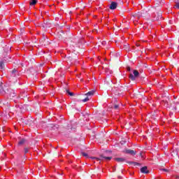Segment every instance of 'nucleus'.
I'll return each instance as SVG.
<instances>
[{"label": "nucleus", "mask_w": 179, "mask_h": 179, "mask_svg": "<svg viewBox=\"0 0 179 179\" xmlns=\"http://www.w3.org/2000/svg\"><path fill=\"white\" fill-rule=\"evenodd\" d=\"M165 107H167L168 108H171V110H175V111H177V106L176 105L178 104V103H175L171 99H170L169 97H165L162 100Z\"/></svg>", "instance_id": "obj_1"}, {"label": "nucleus", "mask_w": 179, "mask_h": 179, "mask_svg": "<svg viewBox=\"0 0 179 179\" xmlns=\"http://www.w3.org/2000/svg\"><path fill=\"white\" fill-rule=\"evenodd\" d=\"M101 158L97 157H91V159H95V160H103V159H105V160H111L113 159L112 157H107L106 156V154H101L100 155Z\"/></svg>", "instance_id": "obj_2"}, {"label": "nucleus", "mask_w": 179, "mask_h": 179, "mask_svg": "<svg viewBox=\"0 0 179 179\" xmlns=\"http://www.w3.org/2000/svg\"><path fill=\"white\" fill-rule=\"evenodd\" d=\"M39 43L40 44H41V45H48V44H50V42H48V38H47V37H45V36L43 35V38L39 40Z\"/></svg>", "instance_id": "obj_3"}, {"label": "nucleus", "mask_w": 179, "mask_h": 179, "mask_svg": "<svg viewBox=\"0 0 179 179\" xmlns=\"http://www.w3.org/2000/svg\"><path fill=\"white\" fill-rule=\"evenodd\" d=\"M17 76H19V71H17L16 69H13L10 73V77L16 78Z\"/></svg>", "instance_id": "obj_4"}, {"label": "nucleus", "mask_w": 179, "mask_h": 179, "mask_svg": "<svg viewBox=\"0 0 179 179\" xmlns=\"http://www.w3.org/2000/svg\"><path fill=\"white\" fill-rule=\"evenodd\" d=\"M124 153L127 155H131V156H135V155H136V151L134 150H125Z\"/></svg>", "instance_id": "obj_5"}, {"label": "nucleus", "mask_w": 179, "mask_h": 179, "mask_svg": "<svg viewBox=\"0 0 179 179\" xmlns=\"http://www.w3.org/2000/svg\"><path fill=\"white\" fill-rule=\"evenodd\" d=\"M141 173L143 174H149V170H148V166H143L141 169Z\"/></svg>", "instance_id": "obj_6"}, {"label": "nucleus", "mask_w": 179, "mask_h": 179, "mask_svg": "<svg viewBox=\"0 0 179 179\" xmlns=\"http://www.w3.org/2000/svg\"><path fill=\"white\" fill-rule=\"evenodd\" d=\"M6 92H8V87L5 86L2 87V85H1L0 87V93H6Z\"/></svg>", "instance_id": "obj_7"}, {"label": "nucleus", "mask_w": 179, "mask_h": 179, "mask_svg": "<svg viewBox=\"0 0 179 179\" xmlns=\"http://www.w3.org/2000/svg\"><path fill=\"white\" fill-rule=\"evenodd\" d=\"M115 162H117V163H124V162H127V159L121 157L115 158Z\"/></svg>", "instance_id": "obj_8"}, {"label": "nucleus", "mask_w": 179, "mask_h": 179, "mask_svg": "<svg viewBox=\"0 0 179 179\" xmlns=\"http://www.w3.org/2000/svg\"><path fill=\"white\" fill-rule=\"evenodd\" d=\"M117 3L116 2H112L110 6V9L112 10H114V9H117Z\"/></svg>", "instance_id": "obj_9"}, {"label": "nucleus", "mask_w": 179, "mask_h": 179, "mask_svg": "<svg viewBox=\"0 0 179 179\" xmlns=\"http://www.w3.org/2000/svg\"><path fill=\"white\" fill-rule=\"evenodd\" d=\"M24 124L26 125H33V120L31 119H28L24 121Z\"/></svg>", "instance_id": "obj_10"}, {"label": "nucleus", "mask_w": 179, "mask_h": 179, "mask_svg": "<svg viewBox=\"0 0 179 179\" xmlns=\"http://www.w3.org/2000/svg\"><path fill=\"white\" fill-rule=\"evenodd\" d=\"M127 163H128V164H130V166H141L140 163L138 162H127Z\"/></svg>", "instance_id": "obj_11"}, {"label": "nucleus", "mask_w": 179, "mask_h": 179, "mask_svg": "<svg viewBox=\"0 0 179 179\" xmlns=\"http://www.w3.org/2000/svg\"><path fill=\"white\" fill-rule=\"evenodd\" d=\"M94 93H96V90H92L86 93L85 96H87L89 97V96H94Z\"/></svg>", "instance_id": "obj_12"}, {"label": "nucleus", "mask_w": 179, "mask_h": 179, "mask_svg": "<svg viewBox=\"0 0 179 179\" xmlns=\"http://www.w3.org/2000/svg\"><path fill=\"white\" fill-rule=\"evenodd\" d=\"M37 3V0H31V2H29V5L31 6H34Z\"/></svg>", "instance_id": "obj_13"}, {"label": "nucleus", "mask_w": 179, "mask_h": 179, "mask_svg": "<svg viewBox=\"0 0 179 179\" xmlns=\"http://www.w3.org/2000/svg\"><path fill=\"white\" fill-rule=\"evenodd\" d=\"M124 49L126 50V51H130L129 50V44H128V43L124 44Z\"/></svg>", "instance_id": "obj_14"}, {"label": "nucleus", "mask_w": 179, "mask_h": 179, "mask_svg": "<svg viewBox=\"0 0 179 179\" xmlns=\"http://www.w3.org/2000/svg\"><path fill=\"white\" fill-rule=\"evenodd\" d=\"M133 73L134 75V77L138 78V76H139V71H138V70H134L133 71Z\"/></svg>", "instance_id": "obj_15"}, {"label": "nucleus", "mask_w": 179, "mask_h": 179, "mask_svg": "<svg viewBox=\"0 0 179 179\" xmlns=\"http://www.w3.org/2000/svg\"><path fill=\"white\" fill-rule=\"evenodd\" d=\"M129 79H131V80H135L136 77L135 76H134V74L130 73L129 76Z\"/></svg>", "instance_id": "obj_16"}, {"label": "nucleus", "mask_w": 179, "mask_h": 179, "mask_svg": "<svg viewBox=\"0 0 179 179\" xmlns=\"http://www.w3.org/2000/svg\"><path fill=\"white\" fill-rule=\"evenodd\" d=\"M65 34L63 31H60V33L58 34L59 38H64V35Z\"/></svg>", "instance_id": "obj_17"}, {"label": "nucleus", "mask_w": 179, "mask_h": 179, "mask_svg": "<svg viewBox=\"0 0 179 179\" xmlns=\"http://www.w3.org/2000/svg\"><path fill=\"white\" fill-rule=\"evenodd\" d=\"M25 142H26V139L22 138V139H21V140L19 141L18 145H23Z\"/></svg>", "instance_id": "obj_18"}, {"label": "nucleus", "mask_w": 179, "mask_h": 179, "mask_svg": "<svg viewBox=\"0 0 179 179\" xmlns=\"http://www.w3.org/2000/svg\"><path fill=\"white\" fill-rule=\"evenodd\" d=\"M5 68V64L2 62H0V69H3Z\"/></svg>", "instance_id": "obj_19"}, {"label": "nucleus", "mask_w": 179, "mask_h": 179, "mask_svg": "<svg viewBox=\"0 0 179 179\" xmlns=\"http://www.w3.org/2000/svg\"><path fill=\"white\" fill-rule=\"evenodd\" d=\"M146 13H148V11H146V10H143V11L141 12V16L145 17V16H146Z\"/></svg>", "instance_id": "obj_20"}, {"label": "nucleus", "mask_w": 179, "mask_h": 179, "mask_svg": "<svg viewBox=\"0 0 179 179\" xmlns=\"http://www.w3.org/2000/svg\"><path fill=\"white\" fill-rule=\"evenodd\" d=\"M90 99L89 96H87L86 98H85L84 99H83V103H86V101H89Z\"/></svg>", "instance_id": "obj_21"}, {"label": "nucleus", "mask_w": 179, "mask_h": 179, "mask_svg": "<svg viewBox=\"0 0 179 179\" xmlns=\"http://www.w3.org/2000/svg\"><path fill=\"white\" fill-rule=\"evenodd\" d=\"M81 155H82L83 156H84V157H89V155H87V153L81 152Z\"/></svg>", "instance_id": "obj_22"}, {"label": "nucleus", "mask_w": 179, "mask_h": 179, "mask_svg": "<svg viewBox=\"0 0 179 179\" xmlns=\"http://www.w3.org/2000/svg\"><path fill=\"white\" fill-rule=\"evenodd\" d=\"M160 19H162V14H159L158 17L155 18V20H160Z\"/></svg>", "instance_id": "obj_23"}, {"label": "nucleus", "mask_w": 179, "mask_h": 179, "mask_svg": "<svg viewBox=\"0 0 179 179\" xmlns=\"http://www.w3.org/2000/svg\"><path fill=\"white\" fill-rule=\"evenodd\" d=\"M108 85H110V86H113V80H108Z\"/></svg>", "instance_id": "obj_24"}, {"label": "nucleus", "mask_w": 179, "mask_h": 179, "mask_svg": "<svg viewBox=\"0 0 179 179\" xmlns=\"http://www.w3.org/2000/svg\"><path fill=\"white\" fill-rule=\"evenodd\" d=\"M119 107H120V105L115 104L114 106H113V108H115V110H118Z\"/></svg>", "instance_id": "obj_25"}, {"label": "nucleus", "mask_w": 179, "mask_h": 179, "mask_svg": "<svg viewBox=\"0 0 179 179\" xmlns=\"http://www.w3.org/2000/svg\"><path fill=\"white\" fill-rule=\"evenodd\" d=\"M176 8H177L178 9H179V1H176V5H175Z\"/></svg>", "instance_id": "obj_26"}, {"label": "nucleus", "mask_w": 179, "mask_h": 179, "mask_svg": "<svg viewBox=\"0 0 179 179\" xmlns=\"http://www.w3.org/2000/svg\"><path fill=\"white\" fill-rule=\"evenodd\" d=\"M24 152L25 154H26V153H29V148H25L24 149Z\"/></svg>", "instance_id": "obj_27"}, {"label": "nucleus", "mask_w": 179, "mask_h": 179, "mask_svg": "<svg viewBox=\"0 0 179 179\" xmlns=\"http://www.w3.org/2000/svg\"><path fill=\"white\" fill-rule=\"evenodd\" d=\"M112 55H113V57H120V53H113Z\"/></svg>", "instance_id": "obj_28"}, {"label": "nucleus", "mask_w": 179, "mask_h": 179, "mask_svg": "<svg viewBox=\"0 0 179 179\" xmlns=\"http://www.w3.org/2000/svg\"><path fill=\"white\" fill-rule=\"evenodd\" d=\"M101 45H103V46L104 47V45H106V44H107V42H106V41H102V42L101 43Z\"/></svg>", "instance_id": "obj_29"}, {"label": "nucleus", "mask_w": 179, "mask_h": 179, "mask_svg": "<svg viewBox=\"0 0 179 179\" xmlns=\"http://www.w3.org/2000/svg\"><path fill=\"white\" fill-rule=\"evenodd\" d=\"M162 171H166V173H169V169H161Z\"/></svg>", "instance_id": "obj_30"}, {"label": "nucleus", "mask_w": 179, "mask_h": 179, "mask_svg": "<svg viewBox=\"0 0 179 179\" xmlns=\"http://www.w3.org/2000/svg\"><path fill=\"white\" fill-rule=\"evenodd\" d=\"M67 61L71 62V61H72V57H67Z\"/></svg>", "instance_id": "obj_31"}, {"label": "nucleus", "mask_w": 179, "mask_h": 179, "mask_svg": "<svg viewBox=\"0 0 179 179\" xmlns=\"http://www.w3.org/2000/svg\"><path fill=\"white\" fill-rule=\"evenodd\" d=\"M50 127H51V128H53V129L58 128V127H57L56 125H52Z\"/></svg>", "instance_id": "obj_32"}, {"label": "nucleus", "mask_w": 179, "mask_h": 179, "mask_svg": "<svg viewBox=\"0 0 179 179\" xmlns=\"http://www.w3.org/2000/svg\"><path fill=\"white\" fill-rule=\"evenodd\" d=\"M69 95L72 96H74V94H73V92H69Z\"/></svg>", "instance_id": "obj_33"}, {"label": "nucleus", "mask_w": 179, "mask_h": 179, "mask_svg": "<svg viewBox=\"0 0 179 179\" xmlns=\"http://www.w3.org/2000/svg\"><path fill=\"white\" fill-rule=\"evenodd\" d=\"M66 92L67 93V94H69V93H71V92L69 91V90H66Z\"/></svg>", "instance_id": "obj_34"}, {"label": "nucleus", "mask_w": 179, "mask_h": 179, "mask_svg": "<svg viewBox=\"0 0 179 179\" xmlns=\"http://www.w3.org/2000/svg\"><path fill=\"white\" fill-rule=\"evenodd\" d=\"M127 71H131V67H127Z\"/></svg>", "instance_id": "obj_35"}, {"label": "nucleus", "mask_w": 179, "mask_h": 179, "mask_svg": "<svg viewBox=\"0 0 179 179\" xmlns=\"http://www.w3.org/2000/svg\"><path fill=\"white\" fill-rule=\"evenodd\" d=\"M94 31H96V33H99V30L97 29H94Z\"/></svg>", "instance_id": "obj_36"}, {"label": "nucleus", "mask_w": 179, "mask_h": 179, "mask_svg": "<svg viewBox=\"0 0 179 179\" xmlns=\"http://www.w3.org/2000/svg\"><path fill=\"white\" fill-rule=\"evenodd\" d=\"M136 47H139V45H139V43H136Z\"/></svg>", "instance_id": "obj_37"}, {"label": "nucleus", "mask_w": 179, "mask_h": 179, "mask_svg": "<svg viewBox=\"0 0 179 179\" xmlns=\"http://www.w3.org/2000/svg\"><path fill=\"white\" fill-rule=\"evenodd\" d=\"M71 45H75L73 43H72V41H71V43H70Z\"/></svg>", "instance_id": "obj_38"}, {"label": "nucleus", "mask_w": 179, "mask_h": 179, "mask_svg": "<svg viewBox=\"0 0 179 179\" xmlns=\"http://www.w3.org/2000/svg\"><path fill=\"white\" fill-rule=\"evenodd\" d=\"M32 62H34V59H32Z\"/></svg>", "instance_id": "obj_39"}, {"label": "nucleus", "mask_w": 179, "mask_h": 179, "mask_svg": "<svg viewBox=\"0 0 179 179\" xmlns=\"http://www.w3.org/2000/svg\"><path fill=\"white\" fill-rule=\"evenodd\" d=\"M176 178L179 179V176H177Z\"/></svg>", "instance_id": "obj_40"}, {"label": "nucleus", "mask_w": 179, "mask_h": 179, "mask_svg": "<svg viewBox=\"0 0 179 179\" xmlns=\"http://www.w3.org/2000/svg\"><path fill=\"white\" fill-rule=\"evenodd\" d=\"M140 156H142V153H140Z\"/></svg>", "instance_id": "obj_41"}, {"label": "nucleus", "mask_w": 179, "mask_h": 179, "mask_svg": "<svg viewBox=\"0 0 179 179\" xmlns=\"http://www.w3.org/2000/svg\"><path fill=\"white\" fill-rule=\"evenodd\" d=\"M118 178H121V176H118Z\"/></svg>", "instance_id": "obj_42"}, {"label": "nucleus", "mask_w": 179, "mask_h": 179, "mask_svg": "<svg viewBox=\"0 0 179 179\" xmlns=\"http://www.w3.org/2000/svg\"><path fill=\"white\" fill-rule=\"evenodd\" d=\"M126 29H128V27H127Z\"/></svg>", "instance_id": "obj_43"}, {"label": "nucleus", "mask_w": 179, "mask_h": 179, "mask_svg": "<svg viewBox=\"0 0 179 179\" xmlns=\"http://www.w3.org/2000/svg\"><path fill=\"white\" fill-rule=\"evenodd\" d=\"M126 29H128V27H127Z\"/></svg>", "instance_id": "obj_44"}, {"label": "nucleus", "mask_w": 179, "mask_h": 179, "mask_svg": "<svg viewBox=\"0 0 179 179\" xmlns=\"http://www.w3.org/2000/svg\"><path fill=\"white\" fill-rule=\"evenodd\" d=\"M178 112L179 113V110H178Z\"/></svg>", "instance_id": "obj_45"}, {"label": "nucleus", "mask_w": 179, "mask_h": 179, "mask_svg": "<svg viewBox=\"0 0 179 179\" xmlns=\"http://www.w3.org/2000/svg\"><path fill=\"white\" fill-rule=\"evenodd\" d=\"M178 108H179V106H178Z\"/></svg>", "instance_id": "obj_46"}]
</instances>
